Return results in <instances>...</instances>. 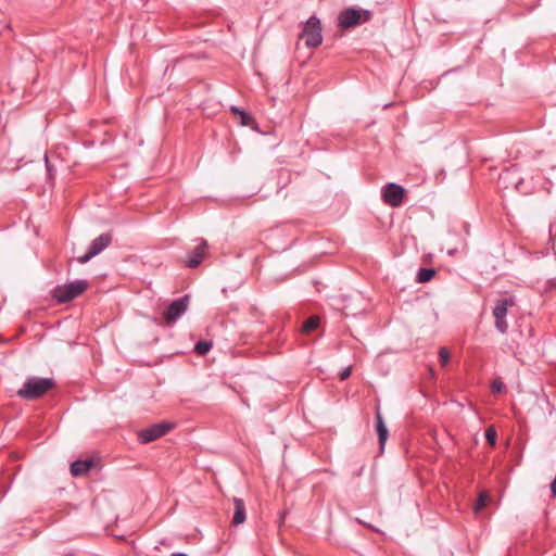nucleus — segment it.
<instances>
[{"mask_svg":"<svg viewBox=\"0 0 556 556\" xmlns=\"http://www.w3.org/2000/svg\"><path fill=\"white\" fill-rule=\"evenodd\" d=\"M54 384L52 378L29 377L23 388L17 391V395L25 400H37L51 390Z\"/></svg>","mask_w":556,"mask_h":556,"instance_id":"nucleus-1","label":"nucleus"},{"mask_svg":"<svg viewBox=\"0 0 556 556\" xmlns=\"http://www.w3.org/2000/svg\"><path fill=\"white\" fill-rule=\"evenodd\" d=\"M300 39H305V46L314 49L323 42V27L320 20L312 15L303 25V29L299 35Z\"/></svg>","mask_w":556,"mask_h":556,"instance_id":"nucleus-2","label":"nucleus"},{"mask_svg":"<svg viewBox=\"0 0 556 556\" xmlns=\"http://www.w3.org/2000/svg\"><path fill=\"white\" fill-rule=\"evenodd\" d=\"M371 12L368 10L345 9L338 16V25L343 29L355 27L371 20Z\"/></svg>","mask_w":556,"mask_h":556,"instance_id":"nucleus-3","label":"nucleus"},{"mask_svg":"<svg viewBox=\"0 0 556 556\" xmlns=\"http://www.w3.org/2000/svg\"><path fill=\"white\" fill-rule=\"evenodd\" d=\"M87 287V281L76 280L64 286H58L53 291V296L59 303H66L80 295Z\"/></svg>","mask_w":556,"mask_h":556,"instance_id":"nucleus-4","label":"nucleus"},{"mask_svg":"<svg viewBox=\"0 0 556 556\" xmlns=\"http://www.w3.org/2000/svg\"><path fill=\"white\" fill-rule=\"evenodd\" d=\"M514 304L515 301L513 298L500 299L495 302V305L493 307V316L495 318V328L501 333H505L508 329L506 315L508 312V307L513 306Z\"/></svg>","mask_w":556,"mask_h":556,"instance_id":"nucleus-5","label":"nucleus"},{"mask_svg":"<svg viewBox=\"0 0 556 556\" xmlns=\"http://www.w3.org/2000/svg\"><path fill=\"white\" fill-rule=\"evenodd\" d=\"M174 428V424L170 422H160L154 424L148 428H144L138 432V440L143 443H150L155 441L166 433H168Z\"/></svg>","mask_w":556,"mask_h":556,"instance_id":"nucleus-6","label":"nucleus"},{"mask_svg":"<svg viewBox=\"0 0 556 556\" xmlns=\"http://www.w3.org/2000/svg\"><path fill=\"white\" fill-rule=\"evenodd\" d=\"M112 242V235L106 232L100 235L98 238L92 240L90 243L89 250L84 255L79 256L77 261L80 264H85L89 262L92 257L100 254L104 249H106Z\"/></svg>","mask_w":556,"mask_h":556,"instance_id":"nucleus-7","label":"nucleus"},{"mask_svg":"<svg viewBox=\"0 0 556 556\" xmlns=\"http://www.w3.org/2000/svg\"><path fill=\"white\" fill-rule=\"evenodd\" d=\"M188 295H185L180 299L173 301L169 304L168 308L164 312V319L166 324L170 325L175 323L180 316H182L188 308Z\"/></svg>","mask_w":556,"mask_h":556,"instance_id":"nucleus-8","label":"nucleus"},{"mask_svg":"<svg viewBox=\"0 0 556 556\" xmlns=\"http://www.w3.org/2000/svg\"><path fill=\"white\" fill-rule=\"evenodd\" d=\"M404 198V189L396 184H388L382 189V199L384 203L392 207H397L402 204Z\"/></svg>","mask_w":556,"mask_h":556,"instance_id":"nucleus-9","label":"nucleus"},{"mask_svg":"<svg viewBox=\"0 0 556 556\" xmlns=\"http://www.w3.org/2000/svg\"><path fill=\"white\" fill-rule=\"evenodd\" d=\"M207 253V242L201 240L200 243L188 253L185 265L189 268H197L203 261Z\"/></svg>","mask_w":556,"mask_h":556,"instance_id":"nucleus-10","label":"nucleus"},{"mask_svg":"<svg viewBox=\"0 0 556 556\" xmlns=\"http://www.w3.org/2000/svg\"><path fill=\"white\" fill-rule=\"evenodd\" d=\"M376 431L378 434L380 448L383 450L384 444L389 437V431L383 421V417L381 415L379 407H377V409H376Z\"/></svg>","mask_w":556,"mask_h":556,"instance_id":"nucleus-11","label":"nucleus"},{"mask_svg":"<svg viewBox=\"0 0 556 556\" xmlns=\"http://www.w3.org/2000/svg\"><path fill=\"white\" fill-rule=\"evenodd\" d=\"M93 466L92 459H78L71 464V475L73 477H80L86 475Z\"/></svg>","mask_w":556,"mask_h":556,"instance_id":"nucleus-12","label":"nucleus"},{"mask_svg":"<svg viewBox=\"0 0 556 556\" xmlns=\"http://www.w3.org/2000/svg\"><path fill=\"white\" fill-rule=\"evenodd\" d=\"M235 511L232 516V525L239 526L245 521V505L243 500L235 497L233 498Z\"/></svg>","mask_w":556,"mask_h":556,"instance_id":"nucleus-13","label":"nucleus"},{"mask_svg":"<svg viewBox=\"0 0 556 556\" xmlns=\"http://www.w3.org/2000/svg\"><path fill=\"white\" fill-rule=\"evenodd\" d=\"M230 111L232 113H235L236 115H239V117H240V125L241 126L253 127L254 125H256V122H255L254 117H252L245 111L240 110L238 106H231Z\"/></svg>","mask_w":556,"mask_h":556,"instance_id":"nucleus-14","label":"nucleus"},{"mask_svg":"<svg viewBox=\"0 0 556 556\" xmlns=\"http://www.w3.org/2000/svg\"><path fill=\"white\" fill-rule=\"evenodd\" d=\"M435 275V270L433 268H420L416 276V281L419 283L430 281Z\"/></svg>","mask_w":556,"mask_h":556,"instance_id":"nucleus-15","label":"nucleus"},{"mask_svg":"<svg viewBox=\"0 0 556 556\" xmlns=\"http://www.w3.org/2000/svg\"><path fill=\"white\" fill-rule=\"evenodd\" d=\"M319 323H320V318L318 316L308 317L302 326V332H304V333L312 332L319 326Z\"/></svg>","mask_w":556,"mask_h":556,"instance_id":"nucleus-16","label":"nucleus"},{"mask_svg":"<svg viewBox=\"0 0 556 556\" xmlns=\"http://www.w3.org/2000/svg\"><path fill=\"white\" fill-rule=\"evenodd\" d=\"M212 346L213 344L210 341H199L194 345V352L199 355H205L211 351Z\"/></svg>","mask_w":556,"mask_h":556,"instance_id":"nucleus-17","label":"nucleus"},{"mask_svg":"<svg viewBox=\"0 0 556 556\" xmlns=\"http://www.w3.org/2000/svg\"><path fill=\"white\" fill-rule=\"evenodd\" d=\"M439 358H440L442 366H446L451 358L450 351L444 346L440 348Z\"/></svg>","mask_w":556,"mask_h":556,"instance_id":"nucleus-18","label":"nucleus"},{"mask_svg":"<svg viewBox=\"0 0 556 556\" xmlns=\"http://www.w3.org/2000/svg\"><path fill=\"white\" fill-rule=\"evenodd\" d=\"M496 438H497V434H496L495 429L493 427H489L485 430V439L490 443V445L494 446L496 444Z\"/></svg>","mask_w":556,"mask_h":556,"instance_id":"nucleus-19","label":"nucleus"},{"mask_svg":"<svg viewBox=\"0 0 556 556\" xmlns=\"http://www.w3.org/2000/svg\"><path fill=\"white\" fill-rule=\"evenodd\" d=\"M504 389V383L501 378H496L491 383V390L493 393H501Z\"/></svg>","mask_w":556,"mask_h":556,"instance_id":"nucleus-20","label":"nucleus"},{"mask_svg":"<svg viewBox=\"0 0 556 556\" xmlns=\"http://www.w3.org/2000/svg\"><path fill=\"white\" fill-rule=\"evenodd\" d=\"M485 502H486V495L484 494H481L478 498V502H477V509H481L482 507H484L485 505Z\"/></svg>","mask_w":556,"mask_h":556,"instance_id":"nucleus-21","label":"nucleus"},{"mask_svg":"<svg viewBox=\"0 0 556 556\" xmlns=\"http://www.w3.org/2000/svg\"><path fill=\"white\" fill-rule=\"evenodd\" d=\"M351 375V367H346L344 368L341 372H340V379L341 380H345L350 377Z\"/></svg>","mask_w":556,"mask_h":556,"instance_id":"nucleus-22","label":"nucleus"},{"mask_svg":"<svg viewBox=\"0 0 556 556\" xmlns=\"http://www.w3.org/2000/svg\"><path fill=\"white\" fill-rule=\"evenodd\" d=\"M551 490H552V494L554 497H556V475H555V478L551 484Z\"/></svg>","mask_w":556,"mask_h":556,"instance_id":"nucleus-23","label":"nucleus"},{"mask_svg":"<svg viewBox=\"0 0 556 556\" xmlns=\"http://www.w3.org/2000/svg\"><path fill=\"white\" fill-rule=\"evenodd\" d=\"M172 556H188L185 553H173Z\"/></svg>","mask_w":556,"mask_h":556,"instance_id":"nucleus-24","label":"nucleus"},{"mask_svg":"<svg viewBox=\"0 0 556 556\" xmlns=\"http://www.w3.org/2000/svg\"><path fill=\"white\" fill-rule=\"evenodd\" d=\"M46 162L48 163V157L46 156ZM47 170L50 172V167L49 165L47 164Z\"/></svg>","mask_w":556,"mask_h":556,"instance_id":"nucleus-25","label":"nucleus"}]
</instances>
